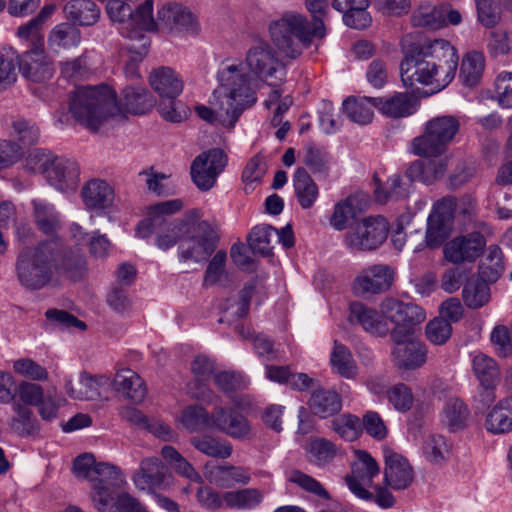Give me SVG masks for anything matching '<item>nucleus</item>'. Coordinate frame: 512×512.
<instances>
[{
  "label": "nucleus",
  "instance_id": "nucleus-17",
  "mask_svg": "<svg viewBox=\"0 0 512 512\" xmlns=\"http://www.w3.org/2000/svg\"><path fill=\"white\" fill-rule=\"evenodd\" d=\"M491 233L492 229L483 224L482 232H472L455 237L444 247L445 258L455 264L475 261L486 246L485 235Z\"/></svg>",
  "mask_w": 512,
  "mask_h": 512
},
{
  "label": "nucleus",
  "instance_id": "nucleus-63",
  "mask_svg": "<svg viewBox=\"0 0 512 512\" xmlns=\"http://www.w3.org/2000/svg\"><path fill=\"white\" fill-rule=\"evenodd\" d=\"M57 157L53 156L50 152L40 149H35L29 153L25 160L26 168L34 173H41L45 176L48 175L50 167L53 165Z\"/></svg>",
  "mask_w": 512,
  "mask_h": 512
},
{
  "label": "nucleus",
  "instance_id": "nucleus-22",
  "mask_svg": "<svg viewBox=\"0 0 512 512\" xmlns=\"http://www.w3.org/2000/svg\"><path fill=\"white\" fill-rule=\"evenodd\" d=\"M156 26L175 33L196 34L198 22L192 12L181 4H166L158 10Z\"/></svg>",
  "mask_w": 512,
  "mask_h": 512
},
{
  "label": "nucleus",
  "instance_id": "nucleus-41",
  "mask_svg": "<svg viewBox=\"0 0 512 512\" xmlns=\"http://www.w3.org/2000/svg\"><path fill=\"white\" fill-rule=\"evenodd\" d=\"M484 69V55L477 51H470L463 56L459 77L465 86L473 87L480 82Z\"/></svg>",
  "mask_w": 512,
  "mask_h": 512
},
{
  "label": "nucleus",
  "instance_id": "nucleus-30",
  "mask_svg": "<svg viewBox=\"0 0 512 512\" xmlns=\"http://www.w3.org/2000/svg\"><path fill=\"white\" fill-rule=\"evenodd\" d=\"M149 82L162 99H176L184 88V82L179 73L165 66L154 69L150 74Z\"/></svg>",
  "mask_w": 512,
  "mask_h": 512
},
{
  "label": "nucleus",
  "instance_id": "nucleus-21",
  "mask_svg": "<svg viewBox=\"0 0 512 512\" xmlns=\"http://www.w3.org/2000/svg\"><path fill=\"white\" fill-rule=\"evenodd\" d=\"M212 430H217L240 441L253 437L251 423L234 408L215 407L212 410Z\"/></svg>",
  "mask_w": 512,
  "mask_h": 512
},
{
  "label": "nucleus",
  "instance_id": "nucleus-37",
  "mask_svg": "<svg viewBox=\"0 0 512 512\" xmlns=\"http://www.w3.org/2000/svg\"><path fill=\"white\" fill-rule=\"evenodd\" d=\"M374 98L348 97L342 103L343 113L347 118L359 125H367L374 117Z\"/></svg>",
  "mask_w": 512,
  "mask_h": 512
},
{
  "label": "nucleus",
  "instance_id": "nucleus-2",
  "mask_svg": "<svg viewBox=\"0 0 512 512\" xmlns=\"http://www.w3.org/2000/svg\"><path fill=\"white\" fill-rule=\"evenodd\" d=\"M457 49L446 39H427L405 50L400 64L405 87L429 86L433 92L446 88L458 68Z\"/></svg>",
  "mask_w": 512,
  "mask_h": 512
},
{
  "label": "nucleus",
  "instance_id": "nucleus-19",
  "mask_svg": "<svg viewBox=\"0 0 512 512\" xmlns=\"http://www.w3.org/2000/svg\"><path fill=\"white\" fill-rule=\"evenodd\" d=\"M383 486L399 491L407 489L413 482L414 470L409 460L401 453L385 446L383 448Z\"/></svg>",
  "mask_w": 512,
  "mask_h": 512
},
{
  "label": "nucleus",
  "instance_id": "nucleus-48",
  "mask_svg": "<svg viewBox=\"0 0 512 512\" xmlns=\"http://www.w3.org/2000/svg\"><path fill=\"white\" fill-rule=\"evenodd\" d=\"M262 500V493L255 488L224 492V501L227 509L251 510L258 506Z\"/></svg>",
  "mask_w": 512,
  "mask_h": 512
},
{
  "label": "nucleus",
  "instance_id": "nucleus-35",
  "mask_svg": "<svg viewBox=\"0 0 512 512\" xmlns=\"http://www.w3.org/2000/svg\"><path fill=\"white\" fill-rule=\"evenodd\" d=\"M485 429L492 434L507 433L512 430V397H506L487 413Z\"/></svg>",
  "mask_w": 512,
  "mask_h": 512
},
{
  "label": "nucleus",
  "instance_id": "nucleus-58",
  "mask_svg": "<svg viewBox=\"0 0 512 512\" xmlns=\"http://www.w3.org/2000/svg\"><path fill=\"white\" fill-rule=\"evenodd\" d=\"M332 428L344 440L354 441L362 433V422L357 416L343 414L332 421Z\"/></svg>",
  "mask_w": 512,
  "mask_h": 512
},
{
  "label": "nucleus",
  "instance_id": "nucleus-57",
  "mask_svg": "<svg viewBox=\"0 0 512 512\" xmlns=\"http://www.w3.org/2000/svg\"><path fill=\"white\" fill-rule=\"evenodd\" d=\"M386 397L398 412L409 411L414 404L412 389L404 383H396L386 390Z\"/></svg>",
  "mask_w": 512,
  "mask_h": 512
},
{
  "label": "nucleus",
  "instance_id": "nucleus-24",
  "mask_svg": "<svg viewBox=\"0 0 512 512\" xmlns=\"http://www.w3.org/2000/svg\"><path fill=\"white\" fill-rule=\"evenodd\" d=\"M473 372L478 379L483 392L481 401L489 404L495 400L494 389L499 379V368L496 362L482 352L471 354Z\"/></svg>",
  "mask_w": 512,
  "mask_h": 512
},
{
  "label": "nucleus",
  "instance_id": "nucleus-33",
  "mask_svg": "<svg viewBox=\"0 0 512 512\" xmlns=\"http://www.w3.org/2000/svg\"><path fill=\"white\" fill-rule=\"evenodd\" d=\"M82 199L90 210H105L113 206V188L103 180H91L82 189Z\"/></svg>",
  "mask_w": 512,
  "mask_h": 512
},
{
  "label": "nucleus",
  "instance_id": "nucleus-44",
  "mask_svg": "<svg viewBox=\"0 0 512 512\" xmlns=\"http://www.w3.org/2000/svg\"><path fill=\"white\" fill-rule=\"evenodd\" d=\"M190 442L199 452L213 458L227 459L233 452V446L228 440L211 435L193 437Z\"/></svg>",
  "mask_w": 512,
  "mask_h": 512
},
{
  "label": "nucleus",
  "instance_id": "nucleus-51",
  "mask_svg": "<svg viewBox=\"0 0 512 512\" xmlns=\"http://www.w3.org/2000/svg\"><path fill=\"white\" fill-rule=\"evenodd\" d=\"M32 204L39 229L46 234L55 232L60 225V217L54 206L42 199L33 200Z\"/></svg>",
  "mask_w": 512,
  "mask_h": 512
},
{
  "label": "nucleus",
  "instance_id": "nucleus-31",
  "mask_svg": "<svg viewBox=\"0 0 512 512\" xmlns=\"http://www.w3.org/2000/svg\"><path fill=\"white\" fill-rule=\"evenodd\" d=\"M114 390L134 404L143 402L147 389L143 379L131 369L117 371L112 382Z\"/></svg>",
  "mask_w": 512,
  "mask_h": 512
},
{
  "label": "nucleus",
  "instance_id": "nucleus-55",
  "mask_svg": "<svg viewBox=\"0 0 512 512\" xmlns=\"http://www.w3.org/2000/svg\"><path fill=\"white\" fill-rule=\"evenodd\" d=\"M443 12L441 6L422 5L413 14L412 22L415 26L439 29L446 26V18H444Z\"/></svg>",
  "mask_w": 512,
  "mask_h": 512
},
{
  "label": "nucleus",
  "instance_id": "nucleus-27",
  "mask_svg": "<svg viewBox=\"0 0 512 512\" xmlns=\"http://www.w3.org/2000/svg\"><path fill=\"white\" fill-rule=\"evenodd\" d=\"M203 475L210 484L220 488H231L237 484L246 485L251 480L247 468L230 464L212 465L207 463L204 466Z\"/></svg>",
  "mask_w": 512,
  "mask_h": 512
},
{
  "label": "nucleus",
  "instance_id": "nucleus-10",
  "mask_svg": "<svg viewBox=\"0 0 512 512\" xmlns=\"http://www.w3.org/2000/svg\"><path fill=\"white\" fill-rule=\"evenodd\" d=\"M106 10L111 20L120 25L121 34L127 38H138L144 36V32L156 29L153 0H145L134 12L127 1L109 0Z\"/></svg>",
  "mask_w": 512,
  "mask_h": 512
},
{
  "label": "nucleus",
  "instance_id": "nucleus-23",
  "mask_svg": "<svg viewBox=\"0 0 512 512\" xmlns=\"http://www.w3.org/2000/svg\"><path fill=\"white\" fill-rule=\"evenodd\" d=\"M214 370L213 361L206 356L200 355L193 360L191 371L194 375V380L188 385V392L193 398L208 404L217 398V395L208 385L211 376L215 374Z\"/></svg>",
  "mask_w": 512,
  "mask_h": 512
},
{
  "label": "nucleus",
  "instance_id": "nucleus-38",
  "mask_svg": "<svg viewBox=\"0 0 512 512\" xmlns=\"http://www.w3.org/2000/svg\"><path fill=\"white\" fill-rule=\"evenodd\" d=\"M307 457L310 463L323 468L342 456V450L334 443L323 438L312 440L307 446Z\"/></svg>",
  "mask_w": 512,
  "mask_h": 512
},
{
  "label": "nucleus",
  "instance_id": "nucleus-64",
  "mask_svg": "<svg viewBox=\"0 0 512 512\" xmlns=\"http://www.w3.org/2000/svg\"><path fill=\"white\" fill-rule=\"evenodd\" d=\"M495 93L503 108H512V72L503 71L495 80Z\"/></svg>",
  "mask_w": 512,
  "mask_h": 512
},
{
  "label": "nucleus",
  "instance_id": "nucleus-45",
  "mask_svg": "<svg viewBox=\"0 0 512 512\" xmlns=\"http://www.w3.org/2000/svg\"><path fill=\"white\" fill-rule=\"evenodd\" d=\"M81 40L79 30L69 23H61L50 32L48 45L55 52L70 49L79 45Z\"/></svg>",
  "mask_w": 512,
  "mask_h": 512
},
{
  "label": "nucleus",
  "instance_id": "nucleus-61",
  "mask_svg": "<svg viewBox=\"0 0 512 512\" xmlns=\"http://www.w3.org/2000/svg\"><path fill=\"white\" fill-rule=\"evenodd\" d=\"M214 383L223 393H230L241 390L248 385L247 378L240 372L220 371L214 374Z\"/></svg>",
  "mask_w": 512,
  "mask_h": 512
},
{
  "label": "nucleus",
  "instance_id": "nucleus-43",
  "mask_svg": "<svg viewBox=\"0 0 512 512\" xmlns=\"http://www.w3.org/2000/svg\"><path fill=\"white\" fill-rule=\"evenodd\" d=\"M308 404L314 414L323 418L337 413L342 406L339 395L325 389L314 391Z\"/></svg>",
  "mask_w": 512,
  "mask_h": 512
},
{
  "label": "nucleus",
  "instance_id": "nucleus-7",
  "mask_svg": "<svg viewBox=\"0 0 512 512\" xmlns=\"http://www.w3.org/2000/svg\"><path fill=\"white\" fill-rule=\"evenodd\" d=\"M350 468V473L344 477V481L355 497L373 501L383 509L395 505L396 499L387 487L381 484L373 485L374 478L380 473V466L371 454L364 450H355Z\"/></svg>",
  "mask_w": 512,
  "mask_h": 512
},
{
  "label": "nucleus",
  "instance_id": "nucleus-50",
  "mask_svg": "<svg viewBox=\"0 0 512 512\" xmlns=\"http://www.w3.org/2000/svg\"><path fill=\"white\" fill-rule=\"evenodd\" d=\"M421 449L427 461L432 464H441L449 458L451 444L444 436L433 434L424 439Z\"/></svg>",
  "mask_w": 512,
  "mask_h": 512
},
{
  "label": "nucleus",
  "instance_id": "nucleus-12",
  "mask_svg": "<svg viewBox=\"0 0 512 512\" xmlns=\"http://www.w3.org/2000/svg\"><path fill=\"white\" fill-rule=\"evenodd\" d=\"M447 158H437L430 160H418L413 162L406 170V178L409 183L403 182L399 175L391 176L387 185L389 192L387 194L377 188L375 191L376 198L379 202H384L388 198H402L409 193L408 185L411 182L418 181L425 184H431L442 178L447 170Z\"/></svg>",
  "mask_w": 512,
  "mask_h": 512
},
{
  "label": "nucleus",
  "instance_id": "nucleus-34",
  "mask_svg": "<svg viewBox=\"0 0 512 512\" xmlns=\"http://www.w3.org/2000/svg\"><path fill=\"white\" fill-rule=\"evenodd\" d=\"M55 264V279L58 277H66L70 280L77 281L82 279L87 272V263L85 256L80 253H62V243L59 241V254Z\"/></svg>",
  "mask_w": 512,
  "mask_h": 512
},
{
  "label": "nucleus",
  "instance_id": "nucleus-4",
  "mask_svg": "<svg viewBox=\"0 0 512 512\" xmlns=\"http://www.w3.org/2000/svg\"><path fill=\"white\" fill-rule=\"evenodd\" d=\"M393 328L391 339L394 342L392 360L401 369L414 370L424 365L427 349L424 343L415 337L416 328L425 321V311L416 304H398L388 302L385 305Z\"/></svg>",
  "mask_w": 512,
  "mask_h": 512
},
{
  "label": "nucleus",
  "instance_id": "nucleus-20",
  "mask_svg": "<svg viewBox=\"0 0 512 512\" xmlns=\"http://www.w3.org/2000/svg\"><path fill=\"white\" fill-rule=\"evenodd\" d=\"M455 210L456 200L452 197L443 198L434 204L427 219L425 239L429 247H438L447 238Z\"/></svg>",
  "mask_w": 512,
  "mask_h": 512
},
{
  "label": "nucleus",
  "instance_id": "nucleus-11",
  "mask_svg": "<svg viewBox=\"0 0 512 512\" xmlns=\"http://www.w3.org/2000/svg\"><path fill=\"white\" fill-rule=\"evenodd\" d=\"M388 220L381 216H367L357 221L344 235L342 244L352 254L373 252L387 240Z\"/></svg>",
  "mask_w": 512,
  "mask_h": 512
},
{
  "label": "nucleus",
  "instance_id": "nucleus-14",
  "mask_svg": "<svg viewBox=\"0 0 512 512\" xmlns=\"http://www.w3.org/2000/svg\"><path fill=\"white\" fill-rule=\"evenodd\" d=\"M191 230L178 246L179 258L183 261L200 262L207 259L215 248V231L212 225L201 218L192 220Z\"/></svg>",
  "mask_w": 512,
  "mask_h": 512
},
{
  "label": "nucleus",
  "instance_id": "nucleus-36",
  "mask_svg": "<svg viewBox=\"0 0 512 512\" xmlns=\"http://www.w3.org/2000/svg\"><path fill=\"white\" fill-rule=\"evenodd\" d=\"M294 193L299 205L308 209L319 197V188L304 168H297L293 176Z\"/></svg>",
  "mask_w": 512,
  "mask_h": 512
},
{
  "label": "nucleus",
  "instance_id": "nucleus-29",
  "mask_svg": "<svg viewBox=\"0 0 512 512\" xmlns=\"http://www.w3.org/2000/svg\"><path fill=\"white\" fill-rule=\"evenodd\" d=\"M47 171V181L57 190L74 191L77 188L80 170L75 160L57 157Z\"/></svg>",
  "mask_w": 512,
  "mask_h": 512
},
{
  "label": "nucleus",
  "instance_id": "nucleus-3",
  "mask_svg": "<svg viewBox=\"0 0 512 512\" xmlns=\"http://www.w3.org/2000/svg\"><path fill=\"white\" fill-rule=\"evenodd\" d=\"M217 79L219 87L213 92L212 107L199 105L196 113L208 123L234 127L243 111L256 103V94L236 65L221 66Z\"/></svg>",
  "mask_w": 512,
  "mask_h": 512
},
{
  "label": "nucleus",
  "instance_id": "nucleus-54",
  "mask_svg": "<svg viewBox=\"0 0 512 512\" xmlns=\"http://www.w3.org/2000/svg\"><path fill=\"white\" fill-rule=\"evenodd\" d=\"M490 299V289L487 283L470 279L463 288V300L469 308L477 309Z\"/></svg>",
  "mask_w": 512,
  "mask_h": 512
},
{
  "label": "nucleus",
  "instance_id": "nucleus-6",
  "mask_svg": "<svg viewBox=\"0 0 512 512\" xmlns=\"http://www.w3.org/2000/svg\"><path fill=\"white\" fill-rule=\"evenodd\" d=\"M73 471L77 477L90 482V498L95 509L109 512L113 502L112 489L125 483L122 470L107 462H97L94 455L85 453L75 459Z\"/></svg>",
  "mask_w": 512,
  "mask_h": 512
},
{
  "label": "nucleus",
  "instance_id": "nucleus-16",
  "mask_svg": "<svg viewBox=\"0 0 512 512\" xmlns=\"http://www.w3.org/2000/svg\"><path fill=\"white\" fill-rule=\"evenodd\" d=\"M227 165V156L221 149H211L198 155L191 165V178L201 191H209Z\"/></svg>",
  "mask_w": 512,
  "mask_h": 512
},
{
  "label": "nucleus",
  "instance_id": "nucleus-9",
  "mask_svg": "<svg viewBox=\"0 0 512 512\" xmlns=\"http://www.w3.org/2000/svg\"><path fill=\"white\" fill-rule=\"evenodd\" d=\"M59 240H48L33 248L24 249L17 260V277L29 289H40L55 279V264Z\"/></svg>",
  "mask_w": 512,
  "mask_h": 512
},
{
  "label": "nucleus",
  "instance_id": "nucleus-1",
  "mask_svg": "<svg viewBox=\"0 0 512 512\" xmlns=\"http://www.w3.org/2000/svg\"><path fill=\"white\" fill-rule=\"evenodd\" d=\"M155 104L151 93L142 86L127 87L119 103L116 93L107 85L77 88L70 98V112L77 123L96 132L110 121H119L127 113L140 115Z\"/></svg>",
  "mask_w": 512,
  "mask_h": 512
},
{
  "label": "nucleus",
  "instance_id": "nucleus-5",
  "mask_svg": "<svg viewBox=\"0 0 512 512\" xmlns=\"http://www.w3.org/2000/svg\"><path fill=\"white\" fill-rule=\"evenodd\" d=\"M184 207L181 199H171L156 203L147 208L146 217L136 228V236L148 238L156 231L155 245L161 250H168L180 244L191 230L192 220L202 218L198 209L188 211L183 218L166 223V217L179 212Z\"/></svg>",
  "mask_w": 512,
  "mask_h": 512
},
{
  "label": "nucleus",
  "instance_id": "nucleus-26",
  "mask_svg": "<svg viewBox=\"0 0 512 512\" xmlns=\"http://www.w3.org/2000/svg\"><path fill=\"white\" fill-rule=\"evenodd\" d=\"M19 70L25 78L33 82L49 80L54 68L44 47L31 48L22 54L19 60Z\"/></svg>",
  "mask_w": 512,
  "mask_h": 512
},
{
  "label": "nucleus",
  "instance_id": "nucleus-28",
  "mask_svg": "<svg viewBox=\"0 0 512 512\" xmlns=\"http://www.w3.org/2000/svg\"><path fill=\"white\" fill-rule=\"evenodd\" d=\"M79 389H75L71 378L65 380V390L69 397L76 400H96L106 398L110 379L105 375L91 376L81 373Z\"/></svg>",
  "mask_w": 512,
  "mask_h": 512
},
{
  "label": "nucleus",
  "instance_id": "nucleus-47",
  "mask_svg": "<svg viewBox=\"0 0 512 512\" xmlns=\"http://www.w3.org/2000/svg\"><path fill=\"white\" fill-rule=\"evenodd\" d=\"M504 271L503 254L498 246H490L479 265V275L485 283H495Z\"/></svg>",
  "mask_w": 512,
  "mask_h": 512
},
{
  "label": "nucleus",
  "instance_id": "nucleus-15",
  "mask_svg": "<svg viewBox=\"0 0 512 512\" xmlns=\"http://www.w3.org/2000/svg\"><path fill=\"white\" fill-rule=\"evenodd\" d=\"M388 302L406 304L400 300L388 298L381 303L380 311H377L363 303L354 302L349 307L348 321L352 325L360 326L364 331L373 336L384 337L389 332L391 333L392 330L389 325V323H391V318L388 317L385 308V305Z\"/></svg>",
  "mask_w": 512,
  "mask_h": 512
},
{
  "label": "nucleus",
  "instance_id": "nucleus-46",
  "mask_svg": "<svg viewBox=\"0 0 512 512\" xmlns=\"http://www.w3.org/2000/svg\"><path fill=\"white\" fill-rule=\"evenodd\" d=\"M177 422L189 432L212 429V413L199 405H189L182 410Z\"/></svg>",
  "mask_w": 512,
  "mask_h": 512
},
{
  "label": "nucleus",
  "instance_id": "nucleus-18",
  "mask_svg": "<svg viewBox=\"0 0 512 512\" xmlns=\"http://www.w3.org/2000/svg\"><path fill=\"white\" fill-rule=\"evenodd\" d=\"M135 487L152 495L157 490H168L174 485V477L167 471L163 463L155 457L145 458L140 467L132 475Z\"/></svg>",
  "mask_w": 512,
  "mask_h": 512
},
{
  "label": "nucleus",
  "instance_id": "nucleus-8",
  "mask_svg": "<svg viewBox=\"0 0 512 512\" xmlns=\"http://www.w3.org/2000/svg\"><path fill=\"white\" fill-rule=\"evenodd\" d=\"M225 65H236L240 73L245 77L249 87H252L254 79L260 80L269 86L277 87L285 81L287 70L284 63L278 57L272 45L261 38L255 39L246 51L244 62H227Z\"/></svg>",
  "mask_w": 512,
  "mask_h": 512
},
{
  "label": "nucleus",
  "instance_id": "nucleus-53",
  "mask_svg": "<svg viewBox=\"0 0 512 512\" xmlns=\"http://www.w3.org/2000/svg\"><path fill=\"white\" fill-rule=\"evenodd\" d=\"M139 175L145 178L147 189L157 196L173 195L176 191V184L171 175L153 169L142 171Z\"/></svg>",
  "mask_w": 512,
  "mask_h": 512
},
{
  "label": "nucleus",
  "instance_id": "nucleus-13",
  "mask_svg": "<svg viewBox=\"0 0 512 512\" xmlns=\"http://www.w3.org/2000/svg\"><path fill=\"white\" fill-rule=\"evenodd\" d=\"M459 129L460 122L456 117L450 115L435 117L426 123L424 134L413 140L411 150L415 155L422 157L440 156Z\"/></svg>",
  "mask_w": 512,
  "mask_h": 512
},
{
  "label": "nucleus",
  "instance_id": "nucleus-32",
  "mask_svg": "<svg viewBox=\"0 0 512 512\" xmlns=\"http://www.w3.org/2000/svg\"><path fill=\"white\" fill-rule=\"evenodd\" d=\"M375 109L390 118L408 117L417 111V104L407 93H395L385 97H374Z\"/></svg>",
  "mask_w": 512,
  "mask_h": 512
},
{
  "label": "nucleus",
  "instance_id": "nucleus-60",
  "mask_svg": "<svg viewBox=\"0 0 512 512\" xmlns=\"http://www.w3.org/2000/svg\"><path fill=\"white\" fill-rule=\"evenodd\" d=\"M274 228L270 225L255 226L248 237L249 247L254 253L269 255L272 251L271 237Z\"/></svg>",
  "mask_w": 512,
  "mask_h": 512
},
{
  "label": "nucleus",
  "instance_id": "nucleus-42",
  "mask_svg": "<svg viewBox=\"0 0 512 512\" xmlns=\"http://www.w3.org/2000/svg\"><path fill=\"white\" fill-rule=\"evenodd\" d=\"M357 203V197L354 195H349L348 197L336 202L329 218L331 227L337 231L347 229L350 222L359 214L356 207Z\"/></svg>",
  "mask_w": 512,
  "mask_h": 512
},
{
  "label": "nucleus",
  "instance_id": "nucleus-56",
  "mask_svg": "<svg viewBox=\"0 0 512 512\" xmlns=\"http://www.w3.org/2000/svg\"><path fill=\"white\" fill-rule=\"evenodd\" d=\"M287 480L307 493L320 499L329 500L330 494L325 487L314 477L303 473L300 470H292L287 475Z\"/></svg>",
  "mask_w": 512,
  "mask_h": 512
},
{
  "label": "nucleus",
  "instance_id": "nucleus-39",
  "mask_svg": "<svg viewBox=\"0 0 512 512\" xmlns=\"http://www.w3.org/2000/svg\"><path fill=\"white\" fill-rule=\"evenodd\" d=\"M469 410L462 400L449 398L446 400L441 413L442 424L450 431L455 432L466 427Z\"/></svg>",
  "mask_w": 512,
  "mask_h": 512
},
{
  "label": "nucleus",
  "instance_id": "nucleus-49",
  "mask_svg": "<svg viewBox=\"0 0 512 512\" xmlns=\"http://www.w3.org/2000/svg\"><path fill=\"white\" fill-rule=\"evenodd\" d=\"M330 363L332 370L346 379H353L357 375V365L350 350L336 341L330 355Z\"/></svg>",
  "mask_w": 512,
  "mask_h": 512
},
{
  "label": "nucleus",
  "instance_id": "nucleus-25",
  "mask_svg": "<svg viewBox=\"0 0 512 512\" xmlns=\"http://www.w3.org/2000/svg\"><path fill=\"white\" fill-rule=\"evenodd\" d=\"M393 281L392 270L382 264L363 269L355 278L353 289L358 294H376L390 288Z\"/></svg>",
  "mask_w": 512,
  "mask_h": 512
},
{
  "label": "nucleus",
  "instance_id": "nucleus-59",
  "mask_svg": "<svg viewBox=\"0 0 512 512\" xmlns=\"http://www.w3.org/2000/svg\"><path fill=\"white\" fill-rule=\"evenodd\" d=\"M12 369L19 376L32 381H47L49 373L47 369L28 357L18 358L13 361Z\"/></svg>",
  "mask_w": 512,
  "mask_h": 512
},
{
  "label": "nucleus",
  "instance_id": "nucleus-62",
  "mask_svg": "<svg viewBox=\"0 0 512 512\" xmlns=\"http://www.w3.org/2000/svg\"><path fill=\"white\" fill-rule=\"evenodd\" d=\"M452 334V327L448 320L435 318L426 326L427 339L434 345H442L448 341Z\"/></svg>",
  "mask_w": 512,
  "mask_h": 512
},
{
  "label": "nucleus",
  "instance_id": "nucleus-40",
  "mask_svg": "<svg viewBox=\"0 0 512 512\" xmlns=\"http://www.w3.org/2000/svg\"><path fill=\"white\" fill-rule=\"evenodd\" d=\"M64 11L69 19L83 26L95 24L100 17V10L92 0H71Z\"/></svg>",
  "mask_w": 512,
  "mask_h": 512
},
{
  "label": "nucleus",
  "instance_id": "nucleus-52",
  "mask_svg": "<svg viewBox=\"0 0 512 512\" xmlns=\"http://www.w3.org/2000/svg\"><path fill=\"white\" fill-rule=\"evenodd\" d=\"M163 459L181 476L187 479L202 483V476L194 467L172 446H164L161 449Z\"/></svg>",
  "mask_w": 512,
  "mask_h": 512
}]
</instances>
